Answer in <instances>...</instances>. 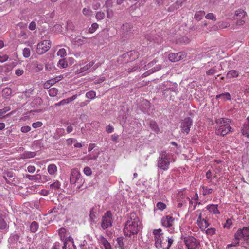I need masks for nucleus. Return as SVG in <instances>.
Segmentation results:
<instances>
[{
  "label": "nucleus",
  "mask_w": 249,
  "mask_h": 249,
  "mask_svg": "<svg viewBox=\"0 0 249 249\" xmlns=\"http://www.w3.org/2000/svg\"><path fill=\"white\" fill-rule=\"evenodd\" d=\"M185 0H179L178 1H177L176 3L175 4V6L176 8L177 9L181 7L182 6V2H184Z\"/></svg>",
  "instance_id": "obj_58"
},
{
  "label": "nucleus",
  "mask_w": 249,
  "mask_h": 249,
  "mask_svg": "<svg viewBox=\"0 0 249 249\" xmlns=\"http://www.w3.org/2000/svg\"><path fill=\"white\" fill-rule=\"evenodd\" d=\"M196 214L197 217L196 223L202 231H203L209 226L207 216L204 212L202 211L201 210L196 211Z\"/></svg>",
  "instance_id": "obj_4"
},
{
  "label": "nucleus",
  "mask_w": 249,
  "mask_h": 249,
  "mask_svg": "<svg viewBox=\"0 0 249 249\" xmlns=\"http://www.w3.org/2000/svg\"><path fill=\"white\" fill-rule=\"evenodd\" d=\"M230 120L227 118H219L216 120L215 133L217 135L224 136L231 131Z\"/></svg>",
  "instance_id": "obj_2"
},
{
  "label": "nucleus",
  "mask_w": 249,
  "mask_h": 249,
  "mask_svg": "<svg viewBox=\"0 0 249 249\" xmlns=\"http://www.w3.org/2000/svg\"><path fill=\"white\" fill-rule=\"evenodd\" d=\"M77 97V95L75 94L73 95L70 98H68L67 99H65L61 101V103L62 105H65L66 104H68L69 103L75 100Z\"/></svg>",
  "instance_id": "obj_22"
},
{
  "label": "nucleus",
  "mask_w": 249,
  "mask_h": 249,
  "mask_svg": "<svg viewBox=\"0 0 249 249\" xmlns=\"http://www.w3.org/2000/svg\"><path fill=\"white\" fill-rule=\"evenodd\" d=\"M7 227V224L5 221L3 216L0 215V228L1 229H5Z\"/></svg>",
  "instance_id": "obj_33"
},
{
  "label": "nucleus",
  "mask_w": 249,
  "mask_h": 249,
  "mask_svg": "<svg viewBox=\"0 0 249 249\" xmlns=\"http://www.w3.org/2000/svg\"><path fill=\"white\" fill-rule=\"evenodd\" d=\"M192 124L193 120L191 118L189 117L184 118L180 122V129L181 132L185 135L188 134Z\"/></svg>",
  "instance_id": "obj_8"
},
{
  "label": "nucleus",
  "mask_w": 249,
  "mask_h": 249,
  "mask_svg": "<svg viewBox=\"0 0 249 249\" xmlns=\"http://www.w3.org/2000/svg\"><path fill=\"white\" fill-rule=\"evenodd\" d=\"M60 249V243L59 242H55L51 249Z\"/></svg>",
  "instance_id": "obj_64"
},
{
  "label": "nucleus",
  "mask_w": 249,
  "mask_h": 249,
  "mask_svg": "<svg viewBox=\"0 0 249 249\" xmlns=\"http://www.w3.org/2000/svg\"><path fill=\"white\" fill-rule=\"evenodd\" d=\"M232 224V221L231 219H228L226 220V223L224 224V227L225 228H229Z\"/></svg>",
  "instance_id": "obj_57"
},
{
  "label": "nucleus",
  "mask_w": 249,
  "mask_h": 249,
  "mask_svg": "<svg viewBox=\"0 0 249 249\" xmlns=\"http://www.w3.org/2000/svg\"><path fill=\"white\" fill-rule=\"evenodd\" d=\"M25 177L30 180H34V181L38 182V183H39V181H40L39 180V178H40V174H36V175H31L27 174L26 175Z\"/></svg>",
  "instance_id": "obj_20"
},
{
  "label": "nucleus",
  "mask_w": 249,
  "mask_h": 249,
  "mask_svg": "<svg viewBox=\"0 0 249 249\" xmlns=\"http://www.w3.org/2000/svg\"><path fill=\"white\" fill-rule=\"evenodd\" d=\"M57 54L58 56H60L61 57H64L67 55L66 51L64 48L60 49L58 51Z\"/></svg>",
  "instance_id": "obj_41"
},
{
  "label": "nucleus",
  "mask_w": 249,
  "mask_h": 249,
  "mask_svg": "<svg viewBox=\"0 0 249 249\" xmlns=\"http://www.w3.org/2000/svg\"><path fill=\"white\" fill-rule=\"evenodd\" d=\"M186 56L185 52H179L176 53H170L168 55V58L171 62H176L183 59Z\"/></svg>",
  "instance_id": "obj_12"
},
{
  "label": "nucleus",
  "mask_w": 249,
  "mask_h": 249,
  "mask_svg": "<svg viewBox=\"0 0 249 249\" xmlns=\"http://www.w3.org/2000/svg\"><path fill=\"white\" fill-rule=\"evenodd\" d=\"M82 12L85 16L88 17L90 16L92 14V11L90 8H84L83 9Z\"/></svg>",
  "instance_id": "obj_35"
},
{
  "label": "nucleus",
  "mask_w": 249,
  "mask_h": 249,
  "mask_svg": "<svg viewBox=\"0 0 249 249\" xmlns=\"http://www.w3.org/2000/svg\"><path fill=\"white\" fill-rule=\"evenodd\" d=\"M113 215L110 211L105 213L102 218L101 226L103 229H106L112 226Z\"/></svg>",
  "instance_id": "obj_6"
},
{
  "label": "nucleus",
  "mask_w": 249,
  "mask_h": 249,
  "mask_svg": "<svg viewBox=\"0 0 249 249\" xmlns=\"http://www.w3.org/2000/svg\"><path fill=\"white\" fill-rule=\"evenodd\" d=\"M8 58H9V57L7 55L0 56V62L1 63H3V62L6 61Z\"/></svg>",
  "instance_id": "obj_60"
},
{
  "label": "nucleus",
  "mask_w": 249,
  "mask_h": 249,
  "mask_svg": "<svg viewBox=\"0 0 249 249\" xmlns=\"http://www.w3.org/2000/svg\"><path fill=\"white\" fill-rule=\"evenodd\" d=\"M68 242H71V245L74 248V249H76V246L74 244L73 239L71 237H69L64 242V246L63 247V249H66L67 248V244Z\"/></svg>",
  "instance_id": "obj_28"
},
{
  "label": "nucleus",
  "mask_w": 249,
  "mask_h": 249,
  "mask_svg": "<svg viewBox=\"0 0 249 249\" xmlns=\"http://www.w3.org/2000/svg\"><path fill=\"white\" fill-rule=\"evenodd\" d=\"M31 54L30 50L29 48H25L23 50V55L25 58H28Z\"/></svg>",
  "instance_id": "obj_45"
},
{
  "label": "nucleus",
  "mask_w": 249,
  "mask_h": 249,
  "mask_svg": "<svg viewBox=\"0 0 249 249\" xmlns=\"http://www.w3.org/2000/svg\"><path fill=\"white\" fill-rule=\"evenodd\" d=\"M153 233L154 235L155 245L157 248H164L163 233L162 230L159 228L153 230Z\"/></svg>",
  "instance_id": "obj_5"
},
{
  "label": "nucleus",
  "mask_w": 249,
  "mask_h": 249,
  "mask_svg": "<svg viewBox=\"0 0 249 249\" xmlns=\"http://www.w3.org/2000/svg\"><path fill=\"white\" fill-rule=\"evenodd\" d=\"M31 129L30 126L28 125L23 126L21 127L20 130L23 133H27L29 132Z\"/></svg>",
  "instance_id": "obj_48"
},
{
  "label": "nucleus",
  "mask_w": 249,
  "mask_h": 249,
  "mask_svg": "<svg viewBox=\"0 0 249 249\" xmlns=\"http://www.w3.org/2000/svg\"><path fill=\"white\" fill-rule=\"evenodd\" d=\"M51 47V42L48 40H44L38 43L37 46L36 53L38 54H43L49 50Z\"/></svg>",
  "instance_id": "obj_10"
},
{
  "label": "nucleus",
  "mask_w": 249,
  "mask_h": 249,
  "mask_svg": "<svg viewBox=\"0 0 249 249\" xmlns=\"http://www.w3.org/2000/svg\"><path fill=\"white\" fill-rule=\"evenodd\" d=\"M80 177V171L76 168L72 169L71 170L70 176V183L72 184H75L79 179Z\"/></svg>",
  "instance_id": "obj_13"
},
{
  "label": "nucleus",
  "mask_w": 249,
  "mask_h": 249,
  "mask_svg": "<svg viewBox=\"0 0 249 249\" xmlns=\"http://www.w3.org/2000/svg\"><path fill=\"white\" fill-rule=\"evenodd\" d=\"M43 124L41 122L37 121L36 122L32 124V126L34 128H37L40 127Z\"/></svg>",
  "instance_id": "obj_52"
},
{
  "label": "nucleus",
  "mask_w": 249,
  "mask_h": 249,
  "mask_svg": "<svg viewBox=\"0 0 249 249\" xmlns=\"http://www.w3.org/2000/svg\"><path fill=\"white\" fill-rule=\"evenodd\" d=\"M11 93V89L9 88H6L2 90V95L5 97L9 96Z\"/></svg>",
  "instance_id": "obj_43"
},
{
  "label": "nucleus",
  "mask_w": 249,
  "mask_h": 249,
  "mask_svg": "<svg viewBox=\"0 0 249 249\" xmlns=\"http://www.w3.org/2000/svg\"><path fill=\"white\" fill-rule=\"evenodd\" d=\"M19 236L17 234L12 235L8 239V242L11 243L13 245L17 244L18 242H19Z\"/></svg>",
  "instance_id": "obj_18"
},
{
  "label": "nucleus",
  "mask_w": 249,
  "mask_h": 249,
  "mask_svg": "<svg viewBox=\"0 0 249 249\" xmlns=\"http://www.w3.org/2000/svg\"><path fill=\"white\" fill-rule=\"evenodd\" d=\"M96 210L92 208L90 211L89 218L92 222H94L96 218Z\"/></svg>",
  "instance_id": "obj_32"
},
{
  "label": "nucleus",
  "mask_w": 249,
  "mask_h": 249,
  "mask_svg": "<svg viewBox=\"0 0 249 249\" xmlns=\"http://www.w3.org/2000/svg\"><path fill=\"white\" fill-rule=\"evenodd\" d=\"M57 66L59 68H65L68 66V63L65 59H62L59 61Z\"/></svg>",
  "instance_id": "obj_31"
},
{
  "label": "nucleus",
  "mask_w": 249,
  "mask_h": 249,
  "mask_svg": "<svg viewBox=\"0 0 249 249\" xmlns=\"http://www.w3.org/2000/svg\"><path fill=\"white\" fill-rule=\"evenodd\" d=\"M174 161L172 156L166 151L162 152L159 157L157 161V166L159 168L165 171L169 169L171 162Z\"/></svg>",
  "instance_id": "obj_3"
},
{
  "label": "nucleus",
  "mask_w": 249,
  "mask_h": 249,
  "mask_svg": "<svg viewBox=\"0 0 249 249\" xmlns=\"http://www.w3.org/2000/svg\"><path fill=\"white\" fill-rule=\"evenodd\" d=\"M58 93V90L54 88H51L49 90V94L51 97H54L57 95Z\"/></svg>",
  "instance_id": "obj_39"
},
{
  "label": "nucleus",
  "mask_w": 249,
  "mask_h": 249,
  "mask_svg": "<svg viewBox=\"0 0 249 249\" xmlns=\"http://www.w3.org/2000/svg\"><path fill=\"white\" fill-rule=\"evenodd\" d=\"M76 142L77 140L74 138H69L66 140L67 144L69 146L72 145V143H74Z\"/></svg>",
  "instance_id": "obj_51"
},
{
  "label": "nucleus",
  "mask_w": 249,
  "mask_h": 249,
  "mask_svg": "<svg viewBox=\"0 0 249 249\" xmlns=\"http://www.w3.org/2000/svg\"><path fill=\"white\" fill-rule=\"evenodd\" d=\"M242 133L243 135L249 138V123L245 124L242 129Z\"/></svg>",
  "instance_id": "obj_21"
},
{
  "label": "nucleus",
  "mask_w": 249,
  "mask_h": 249,
  "mask_svg": "<svg viewBox=\"0 0 249 249\" xmlns=\"http://www.w3.org/2000/svg\"><path fill=\"white\" fill-rule=\"evenodd\" d=\"M204 231H205L206 233L210 236H212L215 233V229L214 228H210Z\"/></svg>",
  "instance_id": "obj_38"
},
{
  "label": "nucleus",
  "mask_w": 249,
  "mask_h": 249,
  "mask_svg": "<svg viewBox=\"0 0 249 249\" xmlns=\"http://www.w3.org/2000/svg\"><path fill=\"white\" fill-rule=\"evenodd\" d=\"M83 171H84V174L85 175H86L87 176H89V175H91V174H92L91 170L90 168H89V167H85Z\"/></svg>",
  "instance_id": "obj_50"
},
{
  "label": "nucleus",
  "mask_w": 249,
  "mask_h": 249,
  "mask_svg": "<svg viewBox=\"0 0 249 249\" xmlns=\"http://www.w3.org/2000/svg\"><path fill=\"white\" fill-rule=\"evenodd\" d=\"M47 171L50 175L55 176L57 172V167L55 164H51L48 165Z\"/></svg>",
  "instance_id": "obj_17"
},
{
  "label": "nucleus",
  "mask_w": 249,
  "mask_h": 249,
  "mask_svg": "<svg viewBox=\"0 0 249 249\" xmlns=\"http://www.w3.org/2000/svg\"><path fill=\"white\" fill-rule=\"evenodd\" d=\"M55 16V13L54 11L47 14L45 16L46 19H44L45 22H47L50 21L51 19L53 18Z\"/></svg>",
  "instance_id": "obj_37"
},
{
  "label": "nucleus",
  "mask_w": 249,
  "mask_h": 249,
  "mask_svg": "<svg viewBox=\"0 0 249 249\" xmlns=\"http://www.w3.org/2000/svg\"><path fill=\"white\" fill-rule=\"evenodd\" d=\"M238 76V72L235 70H231L227 74V77L229 78L236 77Z\"/></svg>",
  "instance_id": "obj_26"
},
{
  "label": "nucleus",
  "mask_w": 249,
  "mask_h": 249,
  "mask_svg": "<svg viewBox=\"0 0 249 249\" xmlns=\"http://www.w3.org/2000/svg\"><path fill=\"white\" fill-rule=\"evenodd\" d=\"M207 210L213 214H220V213L218 209V205L210 204L206 207Z\"/></svg>",
  "instance_id": "obj_15"
},
{
  "label": "nucleus",
  "mask_w": 249,
  "mask_h": 249,
  "mask_svg": "<svg viewBox=\"0 0 249 249\" xmlns=\"http://www.w3.org/2000/svg\"><path fill=\"white\" fill-rule=\"evenodd\" d=\"M19 36L22 37L23 39H27L28 38V35L27 33L23 30L20 31Z\"/></svg>",
  "instance_id": "obj_49"
},
{
  "label": "nucleus",
  "mask_w": 249,
  "mask_h": 249,
  "mask_svg": "<svg viewBox=\"0 0 249 249\" xmlns=\"http://www.w3.org/2000/svg\"><path fill=\"white\" fill-rule=\"evenodd\" d=\"M35 167L34 166L30 165L28 167L27 170L29 173H33L35 171Z\"/></svg>",
  "instance_id": "obj_63"
},
{
  "label": "nucleus",
  "mask_w": 249,
  "mask_h": 249,
  "mask_svg": "<svg viewBox=\"0 0 249 249\" xmlns=\"http://www.w3.org/2000/svg\"><path fill=\"white\" fill-rule=\"evenodd\" d=\"M185 242L188 249H199V244L194 238L189 237L185 240Z\"/></svg>",
  "instance_id": "obj_11"
},
{
  "label": "nucleus",
  "mask_w": 249,
  "mask_h": 249,
  "mask_svg": "<svg viewBox=\"0 0 249 249\" xmlns=\"http://www.w3.org/2000/svg\"><path fill=\"white\" fill-rule=\"evenodd\" d=\"M36 156V154L33 152H28L25 154V157L28 158H33Z\"/></svg>",
  "instance_id": "obj_55"
},
{
  "label": "nucleus",
  "mask_w": 249,
  "mask_h": 249,
  "mask_svg": "<svg viewBox=\"0 0 249 249\" xmlns=\"http://www.w3.org/2000/svg\"><path fill=\"white\" fill-rule=\"evenodd\" d=\"M234 237L237 241H239L241 239L244 240H248L249 239V228L245 227L242 229H238L235 234Z\"/></svg>",
  "instance_id": "obj_9"
},
{
  "label": "nucleus",
  "mask_w": 249,
  "mask_h": 249,
  "mask_svg": "<svg viewBox=\"0 0 249 249\" xmlns=\"http://www.w3.org/2000/svg\"><path fill=\"white\" fill-rule=\"evenodd\" d=\"M105 16L104 12L99 11L96 13V18L97 20H101L104 18Z\"/></svg>",
  "instance_id": "obj_42"
},
{
  "label": "nucleus",
  "mask_w": 249,
  "mask_h": 249,
  "mask_svg": "<svg viewBox=\"0 0 249 249\" xmlns=\"http://www.w3.org/2000/svg\"><path fill=\"white\" fill-rule=\"evenodd\" d=\"M116 242L115 247L121 249H123L124 247V238L122 237H118L116 239Z\"/></svg>",
  "instance_id": "obj_23"
},
{
  "label": "nucleus",
  "mask_w": 249,
  "mask_h": 249,
  "mask_svg": "<svg viewBox=\"0 0 249 249\" xmlns=\"http://www.w3.org/2000/svg\"><path fill=\"white\" fill-rule=\"evenodd\" d=\"M150 125L151 128L155 132H158L160 131L159 128L158 127L157 124L155 122H154V121L150 122Z\"/></svg>",
  "instance_id": "obj_36"
},
{
  "label": "nucleus",
  "mask_w": 249,
  "mask_h": 249,
  "mask_svg": "<svg viewBox=\"0 0 249 249\" xmlns=\"http://www.w3.org/2000/svg\"><path fill=\"white\" fill-rule=\"evenodd\" d=\"M216 98L217 99H221L223 100H231V96L229 93L225 92L224 93L216 95Z\"/></svg>",
  "instance_id": "obj_19"
},
{
  "label": "nucleus",
  "mask_w": 249,
  "mask_h": 249,
  "mask_svg": "<svg viewBox=\"0 0 249 249\" xmlns=\"http://www.w3.org/2000/svg\"><path fill=\"white\" fill-rule=\"evenodd\" d=\"M166 208V205L163 202H158L156 204V209L163 211Z\"/></svg>",
  "instance_id": "obj_34"
},
{
  "label": "nucleus",
  "mask_w": 249,
  "mask_h": 249,
  "mask_svg": "<svg viewBox=\"0 0 249 249\" xmlns=\"http://www.w3.org/2000/svg\"><path fill=\"white\" fill-rule=\"evenodd\" d=\"M9 110L10 108L9 107H6L3 109H0V115H3L4 113L8 111Z\"/></svg>",
  "instance_id": "obj_61"
},
{
  "label": "nucleus",
  "mask_w": 249,
  "mask_h": 249,
  "mask_svg": "<svg viewBox=\"0 0 249 249\" xmlns=\"http://www.w3.org/2000/svg\"><path fill=\"white\" fill-rule=\"evenodd\" d=\"M50 179V178L47 175H40V178H39V180L40 181H39V183H45L49 180Z\"/></svg>",
  "instance_id": "obj_44"
},
{
  "label": "nucleus",
  "mask_w": 249,
  "mask_h": 249,
  "mask_svg": "<svg viewBox=\"0 0 249 249\" xmlns=\"http://www.w3.org/2000/svg\"><path fill=\"white\" fill-rule=\"evenodd\" d=\"M107 17L109 18H112L113 16V11L112 10L110 9H107Z\"/></svg>",
  "instance_id": "obj_62"
},
{
  "label": "nucleus",
  "mask_w": 249,
  "mask_h": 249,
  "mask_svg": "<svg viewBox=\"0 0 249 249\" xmlns=\"http://www.w3.org/2000/svg\"><path fill=\"white\" fill-rule=\"evenodd\" d=\"M23 72L24 71L22 69H18L15 71V74L18 76L22 75L23 74Z\"/></svg>",
  "instance_id": "obj_59"
},
{
  "label": "nucleus",
  "mask_w": 249,
  "mask_h": 249,
  "mask_svg": "<svg viewBox=\"0 0 249 249\" xmlns=\"http://www.w3.org/2000/svg\"><path fill=\"white\" fill-rule=\"evenodd\" d=\"M36 23L34 21H32L29 24L28 28L30 30L33 31L36 29Z\"/></svg>",
  "instance_id": "obj_54"
},
{
  "label": "nucleus",
  "mask_w": 249,
  "mask_h": 249,
  "mask_svg": "<svg viewBox=\"0 0 249 249\" xmlns=\"http://www.w3.org/2000/svg\"><path fill=\"white\" fill-rule=\"evenodd\" d=\"M246 13L242 10H238L235 12V17L237 19H242L245 16Z\"/></svg>",
  "instance_id": "obj_24"
},
{
  "label": "nucleus",
  "mask_w": 249,
  "mask_h": 249,
  "mask_svg": "<svg viewBox=\"0 0 249 249\" xmlns=\"http://www.w3.org/2000/svg\"><path fill=\"white\" fill-rule=\"evenodd\" d=\"M98 25L97 23H93L91 25V27L89 28V32L90 33H93L95 31V30L98 28Z\"/></svg>",
  "instance_id": "obj_47"
},
{
  "label": "nucleus",
  "mask_w": 249,
  "mask_h": 249,
  "mask_svg": "<svg viewBox=\"0 0 249 249\" xmlns=\"http://www.w3.org/2000/svg\"><path fill=\"white\" fill-rule=\"evenodd\" d=\"M215 72H216V70L214 68H213L210 69V70L207 71H206V74L208 75H213L214 74H215Z\"/></svg>",
  "instance_id": "obj_56"
},
{
  "label": "nucleus",
  "mask_w": 249,
  "mask_h": 249,
  "mask_svg": "<svg viewBox=\"0 0 249 249\" xmlns=\"http://www.w3.org/2000/svg\"><path fill=\"white\" fill-rule=\"evenodd\" d=\"M60 186L61 183L58 180H56L54 183L51 184L49 186L50 188L54 190L58 189L60 187Z\"/></svg>",
  "instance_id": "obj_27"
},
{
  "label": "nucleus",
  "mask_w": 249,
  "mask_h": 249,
  "mask_svg": "<svg viewBox=\"0 0 249 249\" xmlns=\"http://www.w3.org/2000/svg\"><path fill=\"white\" fill-rule=\"evenodd\" d=\"M98 240L99 243L103 245L105 249H112L110 243L103 236H100Z\"/></svg>",
  "instance_id": "obj_16"
},
{
  "label": "nucleus",
  "mask_w": 249,
  "mask_h": 249,
  "mask_svg": "<svg viewBox=\"0 0 249 249\" xmlns=\"http://www.w3.org/2000/svg\"><path fill=\"white\" fill-rule=\"evenodd\" d=\"M38 229V224L35 221L32 222L30 225V231L32 232H36Z\"/></svg>",
  "instance_id": "obj_29"
},
{
  "label": "nucleus",
  "mask_w": 249,
  "mask_h": 249,
  "mask_svg": "<svg viewBox=\"0 0 249 249\" xmlns=\"http://www.w3.org/2000/svg\"><path fill=\"white\" fill-rule=\"evenodd\" d=\"M205 18L208 19H211V20H216V18H215V16L214 15V14L213 13L207 14L206 15V16H205Z\"/></svg>",
  "instance_id": "obj_53"
},
{
  "label": "nucleus",
  "mask_w": 249,
  "mask_h": 249,
  "mask_svg": "<svg viewBox=\"0 0 249 249\" xmlns=\"http://www.w3.org/2000/svg\"><path fill=\"white\" fill-rule=\"evenodd\" d=\"M142 224L135 213H130L123 229L124 235L131 237L137 235L142 229Z\"/></svg>",
  "instance_id": "obj_1"
},
{
  "label": "nucleus",
  "mask_w": 249,
  "mask_h": 249,
  "mask_svg": "<svg viewBox=\"0 0 249 249\" xmlns=\"http://www.w3.org/2000/svg\"><path fill=\"white\" fill-rule=\"evenodd\" d=\"M205 13L203 11L196 12L195 15V18L197 20H201L204 16Z\"/></svg>",
  "instance_id": "obj_25"
},
{
  "label": "nucleus",
  "mask_w": 249,
  "mask_h": 249,
  "mask_svg": "<svg viewBox=\"0 0 249 249\" xmlns=\"http://www.w3.org/2000/svg\"><path fill=\"white\" fill-rule=\"evenodd\" d=\"M86 96L88 99H93L96 96V93L94 91H90L87 92Z\"/></svg>",
  "instance_id": "obj_40"
},
{
  "label": "nucleus",
  "mask_w": 249,
  "mask_h": 249,
  "mask_svg": "<svg viewBox=\"0 0 249 249\" xmlns=\"http://www.w3.org/2000/svg\"><path fill=\"white\" fill-rule=\"evenodd\" d=\"M174 222V218L169 215L162 217L161 223L163 226L170 228L173 226Z\"/></svg>",
  "instance_id": "obj_14"
},
{
  "label": "nucleus",
  "mask_w": 249,
  "mask_h": 249,
  "mask_svg": "<svg viewBox=\"0 0 249 249\" xmlns=\"http://www.w3.org/2000/svg\"><path fill=\"white\" fill-rule=\"evenodd\" d=\"M94 64V62L93 61H91L82 66L83 63L80 62L77 67V69L75 71V74H81L82 75H85L86 73L90 72L92 69L91 67L93 66Z\"/></svg>",
  "instance_id": "obj_7"
},
{
  "label": "nucleus",
  "mask_w": 249,
  "mask_h": 249,
  "mask_svg": "<svg viewBox=\"0 0 249 249\" xmlns=\"http://www.w3.org/2000/svg\"><path fill=\"white\" fill-rule=\"evenodd\" d=\"M202 194L204 196H206L211 194L213 192V189L212 188H208L206 186H202Z\"/></svg>",
  "instance_id": "obj_30"
},
{
  "label": "nucleus",
  "mask_w": 249,
  "mask_h": 249,
  "mask_svg": "<svg viewBox=\"0 0 249 249\" xmlns=\"http://www.w3.org/2000/svg\"><path fill=\"white\" fill-rule=\"evenodd\" d=\"M43 66L42 64L36 63L35 64V68H34L35 71L38 72V71H41L43 69Z\"/></svg>",
  "instance_id": "obj_46"
}]
</instances>
